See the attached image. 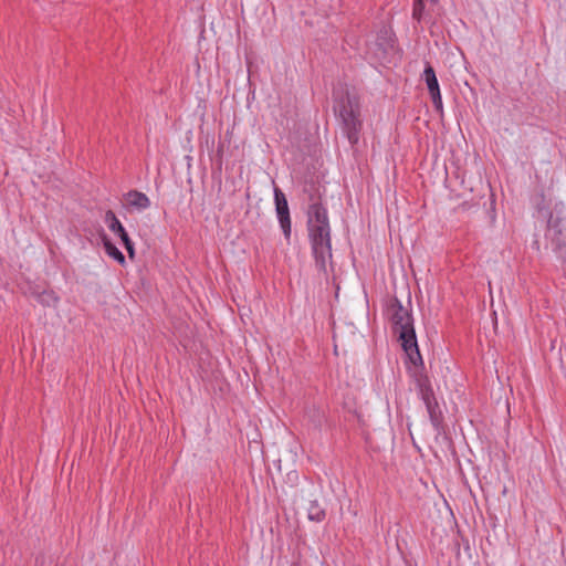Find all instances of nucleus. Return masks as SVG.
<instances>
[{
	"mask_svg": "<svg viewBox=\"0 0 566 566\" xmlns=\"http://www.w3.org/2000/svg\"><path fill=\"white\" fill-rule=\"evenodd\" d=\"M307 517L314 522H322L325 518V511L317 501H312L307 509Z\"/></svg>",
	"mask_w": 566,
	"mask_h": 566,
	"instance_id": "nucleus-11",
	"label": "nucleus"
},
{
	"mask_svg": "<svg viewBox=\"0 0 566 566\" xmlns=\"http://www.w3.org/2000/svg\"><path fill=\"white\" fill-rule=\"evenodd\" d=\"M546 239L557 259L566 263V227L560 221L549 223Z\"/></svg>",
	"mask_w": 566,
	"mask_h": 566,
	"instance_id": "nucleus-4",
	"label": "nucleus"
},
{
	"mask_svg": "<svg viewBox=\"0 0 566 566\" xmlns=\"http://www.w3.org/2000/svg\"><path fill=\"white\" fill-rule=\"evenodd\" d=\"M104 221L107 228L120 239L128 256L133 259L135 256L134 243L116 214L112 210L106 211Z\"/></svg>",
	"mask_w": 566,
	"mask_h": 566,
	"instance_id": "nucleus-6",
	"label": "nucleus"
},
{
	"mask_svg": "<svg viewBox=\"0 0 566 566\" xmlns=\"http://www.w3.org/2000/svg\"><path fill=\"white\" fill-rule=\"evenodd\" d=\"M127 205L137 210H145L150 207L149 198L138 190H130L125 195Z\"/></svg>",
	"mask_w": 566,
	"mask_h": 566,
	"instance_id": "nucleus-8",
	"label": "nucleus"
},
{
	"mask_svg": "<svg viewBox=\"0 0 566 566\" xmlns=\"http://www.w3.org/2000/svg\"><path fill=\"white\" fill-rule=\"evenodd\" d=\"M308 418L312 420L316 429H321L323 421L325 420V413L323 410L313 407L307 412Z\"/></svg>",
	"mask_w": 566,
	"mask_h": 566,
	"instance_id": "nucleus-12",
	"label": "nucleus"
},
{
	"mask_svg": "<svg viewBox=\"0 0 566 566\" xmlns=\"http://www.w3.org/2000/svg\"><path fill=\"white\" fill-rule=\"evenodd\" d=\"M426 407L431 422L433 423V426H438L440 420V411L437 401L433 400L430 403H426Z\"/></svg>",
	"mask_w": 566,
	"mask_h": 566,
	"instance_id": "nucleus-13",
	"label": "nucleus"
},
{
	"mask_svg": "<svg viewBox=\"0 0 566 566\" xmlns=\"http://www.w3.org/2000/svg\"><path fill=\"white\" fill-rule=\"evenodd\" d=\"M36 301L43 306H56L59 296L52 290H44L35 294Z\"/></svg>",
	"mask_w": 566,
	"mask_h": 566,
	"instance_id": "nucleus-10",
	"label": "nucleus"
},
{
	"mask_svg": "<svg viewBox=\"0 0 566 566\" xmlns=\"http://www.w3.org/2000/svg\"><path fill=\"white\" fill-rule=\"evenodd\" d=\"M420 392H421V398H422L424 405L426 403H430L431 401L436 400V398L433 396V391H432L431 388H429V387H421Z\"/></svg>",
	"mask_w": 566,
	"mask_h": 566,
	"instance_id": "nucleus-14",
	"label": "nucleus"
},
{
	"mask_svg": "<svg viewBox=\"0 0 566 566\" xmlns=\"http://www.w3.org/2000/svg\"><path fill=\"white\" fill-rule=\"evenodd\" d=\"M422 80L426 82L429 94L432 98V102L437 108L442 107V98L440 93V87L438 83V78L436 76V72L430 64H427L424 71L422 73Z\"/></svg>",
	"mask_w": 566,
	"mask_h": 566,
	"instance_id": "nucleus-7",
	"label": "nucleus"
},
{
	"mask_svg": "<svg viewBox=\"0 0 566 566\" xmlns=\"http://www.w3.org/2000/svg\"><path fill=\"white\" fill-rule=\"evenodd\" d=\"M338 115L342 120V128L348 142L355 145L359 140V133L363 126L360 107L356 98L347 97L339 105Z\"/></svg>",
	"mask_w": 566,
	"mask_h": 566,
	"instance_id": "nucleus-3",
	"label": "nucleus"
},
{
	"mask_svg": "<svg viewBox=\"0 0 566 566\" xmlns=\"http://www.w3.org/2000/svg\"><path fill=\"white\" fill-rule=\"evenodd\" d=\"M102 242L105 250V253L117 261L119 264H125L124 254L116 248V245L109 240V238L105 234L102 235Z\"/></svg>",
	"mask_w": 566,
	"mask_h": 566,
	"instance_id": "nucleus-9",
	"label": "nucleus"
},
{
	"mask_svg": "<svg viewBox=\"0 0 566 566\" xmlns=\"http://www.w3.org/2000/svg\"><path fill=\"white\" fill-rule=\"evenodd\" d=\"M274 201L280 227L285 239L290 240L292 228L289 205L285 195L277 187L274 188Z\"/></svg>",
	"mask_w": 566,
	"mask_h": 566,
	"instance_id": "nucleus-5",
	"label": "nucleus"
},
{
	"mask_svg": "<svg viewBox=\"0 0 566 566\" xmlns=\"http://www.w3.org/2000/svg\"><path fill=\"white\" fill-rule=\"evenodd\" d=\"M387 315L392 324L394 332L398 334L401 346L410 361L413 365L422 363L410 310L403 307L402 303L398 298H394L387 306Z\"/></svg>",
	"mask_w": 566,
	"mask_h": 566,
	"instance_id": "nucleus-2",
	"label": "nucleus"
},
{
	"mask_svg": "<svg viewBox=\"0 0 566 566\" xmlns=\"http://www.w3.org/2000/svg\"><path fill=\"white\" fill-rule=\"evenodd\" d=\"M307 230L315 264L319 271H326L332 259L331 227L327 210L318 202L307 210Z\"/></svg>",
	"mask_w": 566,
	"mask_h": 566,
	"instance_id": "nucleus-1",
	"label": "nucleus"
}]
</instances>
